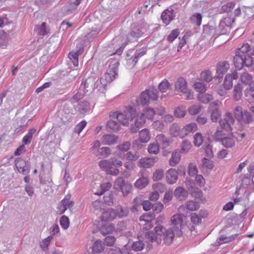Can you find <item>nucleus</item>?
<instances>
[{"label": "nucleus", "instance_id": "23", "mask_svg": "<svg viewBox=\"0 0 254 254\" xmlns=\"http://www.w3.org/2000/svg\"><path fill=\"white\" fill-rule=\"evenodd\" d=\"M156 141L158 145H162L164 147L168 146L171 142L170 140L163 134L157 135L156 136Z\"/></svg>", "mask_w": 254, "mask_h": 254}, {"label": "nucleus", "instance_id": "5", "mask_svg": "<svg viewBox=\"0 0 254 254\" xmlns=\"http://www.w3.org/2000/svg\"><path fill=\"white\" fill-rule=\"evenodd\" d=\"M114 188L116 190L121 191L124 196H126L130 193L132 187L124 178L119 177L114 182Z\"/></svg>", "mask_w": 254, "mask_h": 254}, {"label": "nucleus", "instance_id": "54", "mask_svg": "<svg viewBox=\"0 0 254 254\" xmlns=\"http://www.w3.org/2000/svg\"><path fill=\"white\" fill-rule=\"evenodd\" d=\"M194 87L200 93H203L206 90V84L202 82H196L194 84Z\"/></svg>", "mask_w": 254, "mask_h": 254}, {"label": "nucleus", "instance_id": "52", "mask_svg": "<svg viewBox=\"0 0 254 254\" xmlns=\"http://www.w3.org/2000/svg\"><path fill=\"white\" fill-rule=\"evenodd\" d=\"M174 116L176 118H183L186 115L185 108L181 106L178 107L174 112Z\"/></svg>", "mask_w": 254, "mask_h": 254}, {"label": "nucleus", "instance_id": "47", "mask_svg": "<svg viewBox=\"0 0 254 254\" xmlns=\"http://www.w3.org/2000/svg\"><path fill=\"white\" fill-rule=\"evenodd\" d=\"M235 5V3L233 1H231L227 3L222 6L220 9V13H225L230 12Z\"/></svg>", "mask_w": 254, "mask_h": 254}, {"label": "nucleus", "instance_id": "15", "mask_svg": "<svg viewBox=\"0 0 254 254\" xmlns=\"http://www.w3.org/2000/svg\"><path fill=\"white\" fill-rule=\"evenodd\" d=\"M238 78V75L236 71L233 72L232 74H228L226 75L223 86L226 90H229L233 86V80L237 79Z\"/></svg>", "mask_w": 254, "mask_h": 254}, {"label": "nucleus", "instance_id": "58", "mask_svg": "<svg viewBox=\"0 0 254 254\" xmlns=\"http://www.w3.org/2000/svg\"><path fill=\"white\" fill-rule=\"evenodd\" d=\"M244 113L242 111V108L240 106H237L234 109V114L235 118L238 121H241L243 119V116Z\"/></svg>", "mask_w": 254, "mask_h": 254}, {"label": "nucleus", "instance_id": "28", "mask_svg": "<svg viewBox=\"0 0 254 254\" xmlns=\"http://www.w3.org/2000/svg\"><path fill=\"white\" fill-rule=\"evenodd\" d=\"M185 207L190 211H195L198 209L199 205L197 202L190 200L186 202L185 206H180L179 210L181 211V210L184 209Z\"/></svg>", "mask_w": 254, "mask_h": 254}, {"label": "nucleus", "instance_id": "27", "mask_svg": "<svg viewBox=\"0 0 254 254\" xmlns=\"http://www.w3.org/2000/svg\"><path fill=\"white\" fill-rule=\"evenodd\" d=\"M222 144L226 148H231L233 147L235 143L234 136L231 134L228 136H224L221 141Z\"/></svg>", "mask_w": 254, "mask_h": 254}, {"label": "nucleus", "instance_id": "11", "mask_svg": "<svg viewBox=\"0 0 254 254\" xmlns=\"http://www.w3.org/2000/svg\"><path fill=\"white\" fill-rule=\"evenodd\" d=\"M74 202L70 200V195H66L57 208L59 213L60 214H63L67 209L71 208Z\"/></svg>", "mask_w": 254, "mask_h": 254}, {"label": "nucleus", "instance_id": "41", "mask_svg": "<svg viewBox=\"0 0 254 254\" xmlns=\"http://www.w3.org/2000/svg\"><path fill=\"white\" fill-rule=\"evenodd\" d=\"M53 239L52 235H50L40 242V247L43 251H46L49 247L51 241Z\"/></svg>", "mask_w": 254, "mask_h": 254}, {"label": "nucleus", "instance_id": "34", "mask_svg": "<svg viewBox=\"0 0 254 254\" xmlns=\"http://www.w3.org/2000/svg\"><path fill=\"white\" fill-rule=\"evenodd\" d=\"M144 92L147 93V95L151 98V100L156 101L157 100L159 97L158 92L157 89L154 87H150L148 89H146Z\"/></svg>", "mask_w": 254, "mask_h": 254}, {"label": "nucleus", "instance_id": "49", "mask_svg": "<svg viewBox=\"0 0 254 254\" xmlns=\"http://www.w3.org/2000/svg\"><path fill=\"white\" fill-rule=\"evenodd\" d=\"M148 151L150 154H157L159 151V145L157 143H150L148 147Z\"/></svg>", "mask_w": 254, "mask_h": 254}, {"label": "nucleus", "instance_id": "48", "mask_svg": "<svg viewBox=\"0 0 254 254\" xmlns=\"http://www.w3.org/2000/svg\"><path fill=\"white\" fill-rule=\"evenodd\" d=\"M190 19L193 23L197 26H199L202 21L201 14L199 13H195L191 16Z\"/></svg>", "mask_w": 254, "mask_h": 254}, {"label": "nucleus", "instance_id": "12", "mask_svg": "<svg viewBox=\"0 0 254 254\" xmlns=\"http://www.w3.org/2000/svg\"><path fill=\"white\" fill-rule=\"evenodd\" d=\"M229 67V64L226 61L220 62L217 64L216 78L218 79L219 82L222 80L223 75L227 72Z\"/></svg>", "mask_w": 254, "mask_h": 254}, {"label": "nucleus", "instance_id": "7", "mask_svg": "<svg viewBox=\"0 0 254 254\" xmlns=\"http://www.w3.org/2000/svg\"><path fill=\"white\" fill-rule=\"evenodd\" d=\"M52 171V165L50 163L41 165V171L40 173V183L41 184H47L51 181L50 174Z\"/></svg>", "mask_w": 254, "mask_h": 254}, {"label": "nucleus", "instance_id": "50", "mask_svg": "<svg viewBox=\"0 0 254 254\" xmlns=\"http://www.w3.org/2000/svg\"><path fill=\"white\" fill-rule=\"evenodd\" d=\"M235 237L236 236L234 235H232L229 237L223 235L220 237L217 240V243L218 245H220L223 243H227L234 240Z\"/></svg>", "mask_w": 254, "mask_h": 254}, {"label": "nucleus", "instance_id": "22", "mask_svg": "<svg viewBox=\"0 0 254 254\" xmlns=\"http://www.w3.org/2000/svg\"><path fill=\"white\" fill-rule=\"evenodd\" d=\"M178 179L177 172L173 169H169L166 173V179L167 182L170 184H175Z\"/></svg>", "mask_w": 254, "mask_h": 254}, {"label": "nucleus", "instance_id": "3", "mask_svg": "<svg viewBox=\"0 0 254 254\" xmlns=\"http://www.w3.org/2000/svg\"><path fill=\"white\" fill-rule=\"evenodd\" d=\"M135 109L132 107H127L124 113L112 112L109 115L111 118L116 119L121 124L126 126L128 124V121L132 120L136 116Z\"/></svg>", "mask_w": 254, "mask_h": 254}, {"label": "nucleus", "instance_id": "4", "mask_svg": "<svg viewBox=\"0 0 254 254\" xmlns=\"http://www.w3.org/2000/svg\"><path fill=\"white\" fill-rule=\"evenodd\" d=\"M111 160H102L99 163V166L107 174L115 175H117L119 171L118 169L115 168L114 166L115 164L119 166H121L122 164V162L120 160H115L113 163L110 161Z\"/></svg>", "mask_w": 254, "mask_h": 254}, {"label": "nucleus", "instance_id": "13", "mask_svg": "<svg viewBox=\"0 0 254 254\" xmlns=\"http://www.w3.org/2000/svg\"><path fill=\"white\" fill-rule=\"evenodd\" d=\"M235 120L232 115L230 113L225 114L223 120L220 121V125L221 127L227 131L232 130L231 125L234 123Z\"/></svg>", "mask_w": 254, "mask_h": 254}, {"label": "nucleus", "instance_id": "25", "mask_svg": "<svg viewBox=\"0 0 254 254\" xmlns=\"http://www.w3.org/2000/svg\"><path fill=\"white\" fill-rule=\"evenodd\" d=\"M188 193L184 188L179 187L176 189L174 191V195L180 200H185L188 196Z\"/></svg>", "mask_w": 254, "mask_h": 254}, {"label": "nucleus", "instance_id": "46", "mask_svg": "<svg viewBox=\"0 0 254 254\" xmlns=\"http://www.w3.org/2000/svg\"><path fill=\"white\" fill-rule=\"evenodd\" d=\"M144 116L146 117V118L152 120L154 118V115L156 114V112L154 109L151 108H145L144 109Z\"/></svg>", "mask_w": 254, "mask_h": 254}, {"label": "nucleus", "instance_id": "30", "mask_svg": "<svg viewBox=\"0 0 254 254\" xmlns=\"http://www.w3.org/2000/svg\"><path fill=\"white\" fill-rule=\"evenodd\" d=\"M243 86L241 83H237L235 85L233 90V96L236 101H239L242 96Z\"/></svg>", "mask_w": 254, "mask_h": 254}, {"label": "nucleus", "instance_id": "64", "mask_svg": "<svg viewBox=\"0 0 254 254\" xmlns=\"http://www.w3.org/2000/svg\"><path fill=\"white\" fill-rule=\"evenodd\" d=\"M188 174L189 176L191 177L194 176L195 175H196V174L198 172L196 166L193 163H190L189 164L188 167Z\"/></svg>", "mask_w": 254, "mask_h": 254}, {"label": "nucleus", "instance_id": "19", "mask_svg": "<svg viewBox=\"0 0 254 254\" xmlns=\"http://www.w3.org/2000/svg\"><path fill=\"white\" fill-rule=\"evenodd\" d=\"M117 218H123L127 217L129 213V208L127 206L118 205L115 209Z\"/></svg>", "mask_w": 254, "mask_h": 254}, {"label": "nucleus", "instance_id": "63", "mask_svg": "<svg viewBox=\"0 0 254 254\" xmlns=\"http://www.w3.org/2000/svg\"><path fill=\"white\" fill-rule=\"evenodd\" d=\"M87 123L85 120H83L78 123L74 127V132L79 134L86 127Z\"/></svg>", "mask_w": 254, "mask_h": 254}, {"label": "nucleus", "instance_id": "16", "mask_svg": "<svg viewBox=\"0 0 254 254\" xmlns=\"http://www.w3.org/2000/svg\"><path fill=\"white\" fill-rule=\"evenodd\" d=\"M170 135L173 137L184 138L183 127H181L177 123H173L170 127Z\"/></svg>", "mask_w": 254, "mask_h": 254}, {"label": "nucleus", "instance_id": "62", "mask_svg": "<svg viewBox=\"0 0 254 254\" xmlns=\"http://www.w3.org/2000/svg\"><path fill=\"white\" fill-rule=\"evenodd\" d=\"M85 93H84L82 90H80L77 92L71 99V102L72 103L75 102H77L78 101L81 100L84 96Z\"/></svg>", "mask_w": 254, "mask_h": 254}, {"label": "nucleus", "instance_id": "38", "mask_svg": "<svg viewBox=\"0 0 254 254\" xmlns=\"http://www.w3.org/2000/svg\"><path fill=\"white\" fill-rule=\"evenodd\" d=\"M146 53V50L144 49H140L138 50H137L135 54L132 57V63L133 65H135L137 63L138 59L144 55Z\"/></svg>", "mask_w": 254, "mask_h": 254}, {"label": "nucleus", "instance_id": "43", "mask_svg": "<svg viewBox=\"0 0 254 254\" xmlns=\"http://www.w3.org/2000/svg\"><path fill=\"white\" fill-rule=\"evenodd\" d=\"M155 164L154 160H139L138 166L140 167L148 168L153 166Z\"/></svg>", "mask_w": 254, "mask_h": 254}, {"label": "nucleus", "instance_id": "17", "mask_svg": "<svg viewBox=\"0 0 254 254\" xmlns=\"http://www.w3.org/2000/svg\"><path fill=\"white\" fill-rule=\"evenodd\" d=\"M175 13L173 9H166L161 14V18L163 22L168 24L175 17Z\"/></svg>", "mask_w": 254, "mask_h": 254}, {"label": "nucleus", "instance_id": "44", "mask_svg": "<svg viewBox=\"0 0 254 254\" xmlns=\"http://www.w3.org/2000/svg\"><path fill=\"white\" fill-rule=\"evenodd\" d=\"M192 145L190 141L185 140L183 141L181 145V152L182 153H186L190 149Z\"/></svg>", "mask_w": 254, "mask_h": 254}, {"label": "nucleus", "instance_id": "40", "mask_svg": "<svg viewBox=\"0 0 254 254\" xmlns=\"http://www.w3.org/2000/svg\"><path fill=\"white\" fill-rule=\"evenodd\" d=\"M215 28L213 26L206 24L203 26V34L205 37H210L215 33Z\"/></svg>", "mask_w": 254, "mask_h": 254}, {"label": "nucleus", "instance_id": "42", "mask_svg": "<svg viewBox=\"0 0 254 254\" xmlns=\"http://www.w3.org/2000/svg\"><path fill=\"white\" fill-rule=\"evenodd\" d=\"M198 100L203 104H207L213 100V97L209 94L200 93L198 95Z\"/></svg>", "mask_w": 254, "mask_h": 254}, {"label": "nucleus", "instance_id": "26", "mask_svg": "<svg viewBox=\"0 0 254 254\" xmlns=\"http://www.w3.org/2000/svg\"><path fill=\"white\" fill-rule=\"evenodd\" d=\"M82 0H75L74 2H70L64 6V9L67 13L70 14L73 12L76 9L77 6L80 4Z\"/></svg>", "mask_w": 254, "mask_h": 254}, {"label": "nucleus", "instance_id": "33", "mask_svg": "<svg viewBox=\"0 0 254 254\" xmlns=\"http://www.w3.org/2000/svg\"><path fill=\"white\" fill-rule=\"evenodd\" d=\"M83 49H79L77 52H71L69 53L68 57L72 61L73 65L77 66L78 65V56L82 53Z\"/></svg>", "mask_w": 254, "mask_h": 254}, {"label": "nucleus", "instance_id": "61", "mask_svg": "<svg viewBox=\"0 0 254 254\" xmlns=\"http://www.w3.org/2000/svg\"><path fill=\"white\" fill-rule=\"evenodd\" d=\"M60 223L62 227L64 230L67 229L69 227V219L65 215L62 216L60 219Z\"/></svg>", "mask_w": 254, "mask_h": 254}, {"label": "nucleus", "instance_id": "29", "mask_svg": "<svg viewBox=\"0 0 254 254\" xmlns=\"http://www.w3.org/2000/svg\"><path fill=\"white\" fill-rule=\"evenodd\" d=\"M36 129L33 127L29 129L28 133L23 137L22 139V144H29L32 139L34 134L36 132Z\"/></svg>", "mask_w": 254, "mask_h": 254}, {"label": "nucleus", "instance_id": "6", "mask_svg": "<svg viewBox=\"0 0 254 254\" xmlns=\"http://www.w3.org/2000/svg\"><path fill=\"white\" fill-rule=\"evenodd\" d=\"M176 90L183 93L187 100H191L193 98V92L187 88V82L183 77L178 78L175 84Z\"/></svg>", "mask_w": 254, "mask_h": 254}, {"label": "nucleus", "instance_id": "18", "mask_svg": "<svg viewBox=\"0 0 254 254\" xmlns=\"http://www.w3.org/2000/svg\"><path fill=\"white\" fill-rule=\"evenodd\" d=\"M119 137L115 134H105L102 137V143L105 145H111L117 143Z\"/></svg>", "mask_w": 254, "mask_h": 254}, {"label": "nucleus", "instance_id": "8", "mask_svg": "<svg viewBox=\"0 0 254 254\" xmlns=\"http://www.w3.org/2000/svg\"><path fill=\"white\" fill-rule=\"evenodd\" d=\"M118 65L119 63L117 62L109 65L105 74V79L107 82H111L118 76Z\"/></svg>", "mask_w": 254, "mask_h": 254}, {"label": "nucleus", "instance_id": "14", "mask_svg": "<svg viewBox=\"0 0 254 254\" xmlns=\"http://www.w3.org/2000/svg\"><path fill=\"white\" fill-rule=\"evenodd\" d=\"M15 165L20 173L23 174H28L29 172V162L25 160H15Z\"/></svg>", "mask_w": 254, "mask_h": 254}, {"label": "nucleus", "instance_id": "20", "mask_svg": "<svg viewBox=\"0 0 254 254\" xmlns=\"http://www.w3.org/2000/svg\"><path fill=\"white\" fill-rule=\"evenodd\" d=\"M171 223L173 225L172 227H178L181 230L183 223V216L181 214L174 215L171 219Z\"/></svg>", "mask_w": 254, "mask_h": 254}, {"label": "nucleus", "instance_id": "24", "mask_svg": "<svg viewBox=\"0 0 254 254\" xmlns=\"http://www.w3.org/2000/svg\"><path fill=\"white\" fill-rule=\"evenodd\" d=\"M184 138L190 133L194 132L197 130V126L195 123H192L183 127Z\"/></svg>", "mask_w": 254, "mask_h": 254}, {"label": "nucleus", "instance_id": "55", "mask_svg": "<svg viewBox=\"0 0 254 254\" xmlns=\"http://www.w3.org/2000/svg\"><path fill=\"white\" fill-rule=\"evenodd\" d=\"M170 86L168 81L166 79L163 80L158 85V89L162 93L166 92Z\"/></svg>", "mask_w": 254, "mask_h": 254}, {"label": "nucleus", "instance_id": "31", "mask_svg": "<svg viewBox=\"0 0 254 254\" xmlns=\"http://www.w3.org/2000/svg\"><path fill=\"white\" fill-rule=\"evenodd\" d=\"M139 139L141 142L146 143L150 139V134L147 128L142 129L139 133Z\"/></svg>", "mask_w": 254, "mask_h": 254}, {"label": "nucleus", "instance_id": "39", "mask_svg": "<svg viewBox=\"0 0 254 254\" xmlns=\"http://www.w3.org/2000/svg\"><path fill=\"white\" fill-rule=\"evenodd\" d=\"M107 128L110 129L114 132H117L120 129V125L116 121L111 120L109 121L106 125Z\"/></svg>", "mask_w": 254, "mask_h": 254}, {"label": "nucleus", "instance_id": "35", "mask_svg": "<svg viewBox=\"0 0 254 254\" xmlns=\"http://www.w3.org/2000/svg\"><path fill=\"white\" fill-rule=\"evenodd\" d=\"M106 84L103 78H101L97 80L95 78V89H97L100 92L103 93L106 90Z\"/></svg>", "mask_w": 254, "mask_h": 254}, {"label": "nucleus", "instance_id": "1", "mask_svg": "<svg viewBox=\"0 0 254 254\" xmlns=\"http://www.w3.org/2000/svg\"><path fill=\"white\" fill-rule=\"evenodd\" d=\"M155 233L148 231L145 234V237L151 242H155L157 245L161 244L162 239L159 237L162 236L165 244L169 245L172 243L174 238L181 237L182 234V230L178 227H171L165 230L164 227L160 225L154 228Z\"/></svg>", "mask_w": 254, "mask_h": 254}, {"label": "nucleus", "instance_id": "37", "mask_svg": "<svg viewBox=\"0 0 254 254\" xmlns=\"http://www.w3.org/2000/svg\"><path fill=\"white\" fill-rule=\"evenodd\" d=\"M148 184V180L146 177H141L138 179L134 183V186L137 189L144 188Z\"/></svg>", "mask_w": 254, "mask_h": 254}, {"label": "nucleus", "instance_id": "51", "mask_svg": "<svg viewBox=\"0 0 254 254\" xmlns=\"http://www.w3.org/2000/svg\"><path fill=\"white\" fill-rule=\"evenodd\" d=\"M201 106L199 105H193L190 107L188 109L189 114L191 115H194L200 112Z\"/></svg>", "mask_w": 254, "mask_h": 254}, {"label": "nucleus", "instance_id": "45", "mask_svg": "<svg viewBox=\"0 0 254 254\" xmlns=\"http://www.w3.org/2000/svg\"><path fill=\"white\" fill-rule=\"evenodd\" d=\"M104 249V245L101 241H96L93 246V251L95 253H100Z\"/></svg>", "mask_w": 254, "mask_h": 254}, {"label": "nucleus", "instance_id": "59", "mask_svg": "<svg viewBox=\"0 0 254 254\" xmlns=\"http://www.w3.org/2000/svg\"><path fill=\"white\" fill-rule=\"evenodd\" d=\"M203 136L202 134L197 132L194 135L193 143L195 146H200L203 143Z\"/></svg>", "mask_w": 254, "mask_h": 254}, {"label": "nucleus", "instance_id": "57", "mask_svg": "<svg viewBox=\"0 0 254 254\" xmlns=\"http://www.w3.org/2000/svg\"><path fill=\"white\" fill-rule=\"evenodd\" d=\"M164 176V171L163 169H159L156 170L153 174L152 179L154 181H158L162 179Z\"/></svg>", "mask_w": 254, "mask_h": 254}, {"label": "nucleus", "instance_id": "2", "mask_svg": "<svg viewBox=\"0 0 254 254\" xmlns=\"http://www.w3.org/2000/svg\"><path fill=\"white\" fill-rule=\"evenodd\" d=\"M250 49V46L246 43L237 51L234 57V63L238 70L241 69L244 66L250 67L253 64V60L249 53Z\"/></svg>", "mask_w": 254, "mask_h": 254}, {"label": "nucleus", "instance_id": "9", "mask_svg": "<svg viewBox=\"0 0 254 254\" xmlns=\"http://www.w3.org/2000/svg\"><path fill=\"white\" fill-rule=\"evenodd\" d=\"M95 78L88 77L87 79H83L79 87V90L86 93L88 91H92L95 89Z\"/></svg>", "mask_w": 254, "mask_h": 254}, {"label": "nucleus", "instance_id": "32", "mask_svg": "<svg viewBox=\"0 0 254 254\" xmlns=\"http://www.w3.org/2000/svg\"><path fill=\"white\" fill-rule=\"evenodd\" d=\"M154 217L155 215L153 213H146L140 217L139 220L140 221L147 222V224L149 225L148 228H152L153 225L151 224V222L154 219Z\"/></svg>", "mask_w": 254, "mask_h": 254}, {"label": "nucleus", "instance_id": "56", "mask_svg": "<svg viewBox=\"0 0 254 254\" xmlns=\"http://www.w3.org/2000/svg\"><path fill=\"white\" fill-rule=\"evenodd\" d=\"M200 77L206 82H210L212 79L211 72L209 70H205L202 72L200 74Z\"/></svg>", "mask_w": 254, "mask_h": 254}, {"label": "nucleus", "instance_id": "10", "mask_svg": "<svg viewBox=\"0 0 254 254\" xmlns=\"http://www.w3.org/2000/svg\"><path fill=\"white\" fill-rule=\"evenodd\" d=\"M219 105V102L217 101L211 103L209 106L208 109L211 114V120L213 122H217L221 117Z\"/></svg>", "mask_w": 254, "mask_h": 254}, {"label": "nucleus", "instance_id": "21", "mask_svg": "<svg viewBox=\"0 0 254 254\" xmlns=\"http://www.w3.org/2000/svg\"><path fill=\"white\" fill-rule=\"evenodd\" d=\"M117 218L115 209L109 208L103 212L102 215V221H112Z\"/></svg>", "mask_w": 254, "mask_h": 254}, {"label": "nucleus", "instance_id": "53", "mask_svg": "<svg viewBox=\"0 0 254 254\" xmlns=\"http://www.w3.org/2000/svg\"><path fill=\"white\" fill-rule=\"evenodd\" d=\"M150 100H151V98L147 95V93L143 91L140 97L141 104L143 106L148 105L150 102Z\"/></svg>", "mask_w": 254, "mask_h": 254}, {"label": "nucleus", "instance_id": "60", "mask_svg": "<svg viewBox=\"0 0 254 254\" xmlns=\"http://www.w3.org/2000/svg\"><path fill=\"white\" fill-rule=\"evenodd\" d=\"M79 110L81 113H85L88 111L90 107V103L86 101H83L79 104Z\"/></svg>", "mask_w": 254, "mask_h": 254}, {"label": "nucleus", "instance_id": "36", "mask_svg": "<svg viewBox=\"0 0 254 254\" xmlns=\"http://www.w3.org/2000/svg\"><path fill=\"white\" fill-rule=\"evenodd\" d=\"M112 153L111 148L103 147L98 149L97 154L104 158L108 157Z\"/></svg>", "mask_w": 254, "mask_h": 254}]
</instances>
